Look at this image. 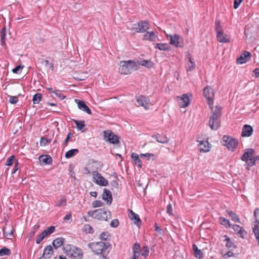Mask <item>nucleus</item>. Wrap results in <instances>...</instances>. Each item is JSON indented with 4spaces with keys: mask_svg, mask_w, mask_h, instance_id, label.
Wrapping results in <instances>:
<instances>
[{
    "mask_svg": "<svg viewBox=\"0 0 259 259\" xmlns=\"http://www.w3.org/2000/svg\"><path fill=\"white\" fill-rule=\"evenodd\" d=\"M224 237L225 238V240L226 241V246L228 249H233V248H236V245L234 244V243H233L230 238L226 235L224 236Z\"/></svg>",
    "mask_w": 259,
    "mask_h": 259,
    "instance_id": "nucleus-30",
    "label": "nucleus"
},
{
    "mask_svg": "<svg viewBox=\"0 0 259 259\" xmlns=\"http://www.w3.org/2000/svg\"><path fill=\"white\" fill-rule=\"evenodd\" d=\"M104 205V203L100 200H95L92 203L93 207H99Z\"/></svg>",
    "mask_w": 259,
    "mask_h": 259,
    "instance_id": "nucleus-49",
    "label": "nucleus"
},
{
    "mask_svg": "<svg viewBox=\"0 0 259 259\" xmlns=\"http://www.w3.org/2000/svg\"><path fill=\"white\" fill-rule=\"evenodd\" d=\"M227 213L231 217L232 221L236 223H240V219L238 215L231 210H227Z\"/></svg>",
    "mask_w": 259,
    "mask_h": 259,
    "instance_id": "nucleus-36",
    "label": "nucleus"
},
{
    "mask_svg": "<svg viewBox=\"0 0 259 259\" xmlns=\"http://www.w3.org/2000/svg\"><path fill=\"white\" fill-rule=\"evenodd\" d=\"M109 236L107 232H104L101 233L100 235V239L103 240H107Z\"/></svg>",
    "mask_w": 259,
    "mask_h": 259,
    "instance_id": "nucleus-56",
    "label": "nucleus"
},
{
    "mask_svg": "<svg viewBox=\"0 0 259 259\" xmlns=\"http://www.w3.org/2000/svg\"><path fill=\"white\" fill-rule=\"evenodd\" d=\"M140 252V246L138 243H135L133 246V253Z\"/></svg>",
    "mask_w": 259,
    "mask_h": 259,
    "instance_id": "nucleus-52",
    "label": "nucleus"
},
{
    "mask_svg": "<svg viewBox=\"0 0 259 259\" xmlns=\"http://www.w3.org/2000/svg\"><path fill=\"white\" fill-rule=\"evenodd\" d=\"M18 101V99L17 96H11L10 97L9 102L12 104H15Z\"/></svg>",
    "mask_w": 259,
    "mask_h": 259,
    "instance_id": "nucleus-59",
    "label": "nucleus"
},
{
    "mask_svg": "<svg viewBox=\"0 0 259 259\" xmlns=\"http://www.w3.org/2000/svg\"><path fill=\"white\" fill-rule=\"evenodd\" d=\"M138 104L144 107L145 109H148L149 105L151 104L150 99L146 96H141L137 99Z\"/></svg>",
    "mask_w": 259,
    "mask_h": 259,
    "instance_id": "nucleus-17",
    "label": "nucleus"
},
{
    "mask_svg": "<svg viewBox=\"0 0 259 259\" xmlns=\"http://www.w3.org/2000/svg\"><path fill=\"white\" fill-rule=\"evenodd\" d=\"M66 204V199L63 197L60 199L57 204L55 205L56 207H61Z\"/></svg>",
    "mask_w": 259,
    "mask_h": 259,
    "instance_id": "nucleus-51",
    "label": "nucleus"
},
{
    "mask_svg": "<svg viewBox=\"0 0 259 259\" xmlns=\"http://www.w3.org/2000/svg\"><path fill=\"white\" fill-rule=\"evenodd\" d=\"M137 69V66L134 61H122L120 62L119 72L122 74H129L134 68Z\"/></svg>",
    "mask_w": 259,
    "mask_h": 259,
    "instance_id": "nucleus-5",
    "label": "nucleus"
},
{
    "mask_svg": "<svg viewBox=\"0 0 259 259\" xmlns=\"http://www.w3.org/2000/svg\"><path fill=\"white\" fill-rule=\"evenodd\" d=\"M55 231V226H50L47 229L43 231L41 233L43 234L45 237H48L52 233H54Z\"/></svg>",
    "mask_w": 259,
    "mask_h": 259,
    "instance_id": "nucleus-35",
    "label": "nucleus"
},
{
    "mask_svg": "<svg viewBox=\"0 0 259 259\" xmlns=\"http://www.w3.org/2000/svg\"><path fill=\"white\" fill-rule=\"evenodd\" d=\"M253 133V128L248 124H245L242 128L241 136L243 137H250Z\"/></svg>",
    "mask_w": 259,
    "mask_h": 259,
    "instance_id": "nucleus-21",
    "label": "nucleus"
},
{
    "mask_svg": "<svg viewBox=\"0 0 259 259\" xmlns=\"http://www.w3.org/2000/svg\"><path fill=\"white\" fill-rule=\"evenodd\" d=\"M45 238L43 234L41 233H40L36 237V243L39 244Z\"/></svg>",
    "mask_w": 259,
    "mask_h": 259,
    "instance_id": "nucleus-57",
    "label": "nucleus"
},
{
    "mask_svg": "<svg viewBox=\"0 0 259 259\" xmlns=\"http://www.w3.org/2000/svg\"><path fill=\"white\" fill-rule=\"evenodd\" d=\"M23 66H22L21 65H19L12 69V72L16 74L20 73V71L23 69Z\"/></svg>",
    "mask_w": 259,
    "mask_h": 259,
    "instance_id": "nucleus-54",
    "label": "nucleus"
},
{
    "mask_svg": "<svg viewBox=\"0 0 259 259\" xmlns=\"http://www.w3.org/2000/svg\"><path fill=\"white\" fill-rule=\"evenodd\" d=\"M89 217L95 219L107 221L111 218V213L106 208H100L94 210H90L88 212Z\"/></svg>",
    "mask_w": 259,
    "mask_h": 259,
    "instance_id": "nucleus-3",
    "label": "nucleus"
},
{
    "mask_svg": "<svg viewBox=\"0 0 259 259\" xmlns=\"http://www.w3.org/2000/svg\"><path fill=\"white\" fill-rule=\"evenodd\" d=\"M221 254H222V256L224 257H225V258H228L229 257H231V256H234V253L231 251H229L226 253H224L222 251V252H221Z\"/></svg>",
    "mask_w": 259,
    "mask_h": 259,
    "instance_id": "nucleus-53",
    "label": "nucleus"
},
{
    "mask_svg": "<svg viewBox=\"0 0 259 259\" xmlns=\"http://www.w3.org/2000/svg\"><path fill=\"white\" fill-rule=\"evenodd\" d=\"M156 37L157 36L154 32H147L144 35L143 39L151 41H155Z\"/></svg>",
    "mask_w": 259,
    "mask_h": 259,
    "instance_id": "nucleus-27",
    "label": "nucleus"
},
{
    "mask_svg": "<svg viewBox=\"0 0 259 259\" xmlns=\"http://www.w3.org/2000/svg\"><path fill=\"white\" fill-rule=\"evenodd\" d=\"M102 199L106 201L107 204L110 205L112 202V196L110 190L105 188L103 190Z\"/></svg>",
    "mask_w": 259,
    "mask_h": 259,
    "instance_id": "nucleus-20",
    "label": "nucleus"
},
{
    "mask_svg": "<svg viewBox=\"0 0 259 259\" xmlns=\"http://www.w3.org/2000/svg\"><path fill=\"white\" fill-rule=\"evenodd\" d=\"M129 218L131 219V220L133 221L134 223L137 226H140L141 225V220L139 217V215L135 213L132 210L128 209Z\"/></svg>",
    "mask_w": 259,
    "mask_h": 259,
    "instance_id": "nucleus-19",
    "label": "nucleus"
},
{
    "mask_svg": "<svg viewBox=\"0 0 259 259\" xmlns=\"http://www.w3.org/2000/svg\"><path fill=\"white\" fill-rule=\"evenodd\" d=\"M54 253V249L51 245H47L44 249L41 257L45 258H50Z\"/></svg>",
    "mask_w": 259,
    "mask_h": 259,
    "instance_id": "nucleus-23",
    "label": "nucleus"
},
{
    "mask_svg": "<svg viewBox=\"0 0 259 259\" xmlns=\"http://www.w3.org/2000/svg\"><path fill=\"white\" fill-rule=\"evenodd\" d=\"M149 28V24L148 21H141L137 24H134L133 29L137 33L145 32Z\"/></svg>",
    "mask_w": 259,
    "mask_h": 259,
    "instance_id": "nucleus-9",
    "label": "nucleus"
},
{
    "mask_svg": "<svg viewBox=\"0 0 259 259\" xmlns=\"http://www.w3.org/2000/svg\"><path fill=\"white\" fill-rule=\"evenodd\" d=\"M42 99V95L40 93H36L33 96L32 101L34 104H38Z\"/></svg>",
    "mask_w": 259,
    "mask_h": 259,
    "instance_id": "nucleus-41",
    "label": "nucleus"
},
{
    "mask_svg": "<svg viewBox=\"0 0 259 259\" xmlns=\"http://www.w3.org/2000/svg\"><path fill=\"white\" fill-rule=\"evenodd\" d=\"M74 101L77 104V107L80 110L87 113L88 114H92L91 109L83 100L75 99Z\"/></svg>",
    "mask_w": 259,
    "mask_h": 259,
    "instance_id": "nucleus-16",
    "label": "nucleus"
},
{
    "mask_svg": "<svg viewBox=\"0 0 259 259\" xmlns=\"http://www.w3.org/2000/svg\"><path fill=\"white\" fill-rule=\"evenodd\" d=\"M11 250L10 249L4 247L0 249V256L9 255L11 254Z\"/></svg>",
    "mask_w": 259,
    "mask_h": 259,
    "instance_id": "nucleus-43",
    "label": "nucleus"
},
{
    "mask_svg": "<svg viewBox=\"0 0 259 259\" xmlns=\"http://www.w3.org/2000/svg\"><path fill=\"white\" fill-rule=\"evenodd\" d=\"M153 138H154L156 140L157 142L160 143H167L168 142V138L165 136L164 135H160L159 134L156 135H154L152 136Z\"/></svg>",
    "mask_w": 259,
    "mask_h": 259,
    "instance_id": "nucleus-24",
    "label": "nucleus"
},
{
    "mask_svg": "<svg viewBox=\"0 0 259 259\" xmlns=\"http://www.w3.org/2000/svg\"><path fill=\"white\" fill-rule=\"evenodd\" d=\"M131 157L132 160L134 161L135 164L137 165L139 167H142V161L139 156L135 153H132L131 154Z\"/></svg>",
    "mask_w": 259,
    "mask_h": 259,
    "instance_id": "nucleus-32",
    "label": "nucleus"
},
{
    "mask_svg": "<svg viewBox=\"0 0 259 259\" xmlns=\"http://www.w3.org/2000/svg\"><path fill=\"white\" fill-rule=\"evenodd\" d=\"M251 53L248 51H244L240 57L237 59V63L242 64L245 63L250 60L251 58Z\"/></svg>",
    "mask_w": 259,
    "mask_h": 259,
    "instance_id": "nucleus-13",
    "label": "nucleus"
},
{
    "mask_svg": "<svg viewBox=\"0 0 259 259\" xmlns=\"http://www.w3.org/2000/svg\"><path fill=\"white\" fill-rule=\"evenodd\" d=\"M209 106L212 113V115L209 118V126L211 130H217L220 126L219 118L221 116V107L219 106H216L213 109L212 104Z\"/></svg>",
    "mask_w": 259,
    "mask_h": 259,
    "instance_id": "nucleus-1",
    "label": "nucleus"
},
{
    "mask_svg": "<svg viewBox=\"0 0 259 259\" xmlns=\"http://www.w3.org/2000/svg\"><path fill=\"white\" fill-rule=\"evenodd\" d=\"M73 121L76 124V128L79 131H81L85 126V124L84 123L85 122L84 120L78 121L73 119Z\"/></svg>",
    "mask_w": 259,
    "mask_h": 259,
    "instance_id": "nucleus-38",
    "label": "nucleus"
},
{
    "mask_svg": "<svg viewBox=\"0 0 259 259\" xmlns=\"http://www.w3.org/2000/svg\"><path fill=\"white\" fill-rule=\"evenodd\" d=\"M103 136L104 140L110 144H117L119 142V137L111 131H104Z\"/></svg>",
    "mask_w": 259,
    "mask_h": 259,
    "instance_id": "nucleus-8",
    "label": "nucleus"
},
{
    "mask_svg": "<svg viewBox=\"0 0 259 259\" xmlns=\"http://www.w3.org/2000/svg\"><path fill=\"white\" fill-rule=\"evenodd\" d=\"M259 159V155H256L255 156H252V159H250V161H248L247 162V166L249 167H251L253 165H255L256 164V161L258 160Z\"/></svg>",
    "mask_w": 259,
    "mask_h": 259,
    "instance_id": "nucleus-42",
    "label": "nucleus"
},
{
    "mask_svg": "<svg viewBox=\"0 0 259 259\" xmlns=\"http://www.w3.org/2000/svg\"><path fill=\"white\" fill-rule=\"evenodd\" d=\"M242 1L243 0H234L233 5L234 8L237 9Z\"/></svg>",
    "mask_w": 259,
    "mask_h": 259,
    "instance_id": "nucleus-61",
    "label": "nucleus"
},
{
    "mask_svg": "<svg viewBox=\"0 0 259 259\" xmlns=\"http://www.w3.org/2000/svg\"><path fill=\"white\" fill-rule=\"evenodd\" d=\"M254 150L252 148L247 149L243 155L241 157V159L243 161H245L247 164L248 161H250V159H252V156L254 155Z\"/></svg>",
    "mask_w": 259,
    "mask_h": 259,
    "instance_id": "nucleus-12",
    "label": "nucleus"
},
{
    "mask_svg": "<svg viewBox=\"0 0 259 259\" xmlns=\"http://www.w3.org/2000/svg\"><path fill=\"white\" fill-rule=\"evenodd\" d=\"M252 232L255 237V238L258 243V245L259 246V228H253Z\"/></svg>",
    "mask_w": 259,
    "mask_h": 259,
    "instance_id": "nucleus-47",
    "label": "nucleus"
},
{
    "mask_svg": "<svg viewBox=\"0 0 259 259\" xmlns=\"http://www.w3.org/2000/svg\"><path fill=\"white\" fill-rule=\"evenodd\" d=\"M199 144H198V148L200 152H207L210 150V144L208 141H197Z\"/></svg>",
    "mask_w": 259,
    "mask_h": 259,
    "instance_id": "nucleus-18",
    "label": "nucleus"
},
{
    "mask_svg": "<svg viewBox=\"0 0 259 259\" xmlns=\"http://www.w3.org/2000/svg\"><path fill=\"white\" fill-rule=\"evenodd\" d=\"M154 227L155 228V231L156 232H157V233H158L160 234H162V229L160 227H159L157 225V223H155L154 224Z\"/></svg>",
    "mask_w": 259,
    "mask_h": 259,
    "instance_id": "nucleus-63",
    "label": "nucleus"
},
{
    "mask_svg": "<svg viewBox=\"0 0 259 259\" xmlns=\"http://www.w3.org/2000/svg\"><path fill=\"white\" fill-rule=\"evenodd\" d=\"M203 94L207 100L208 105L213 104V98L214 95L213 89L210 87H206L203 89Z\"/></svg>",
    "mask_w": 259,
    "mask_h": 259,
    "instance_id": "nucleus-11",
    "label": "nucleus"
},
{
    "mask_svg": "<svg viewBox=\"0 0 259 259\" xmlns=\"http://www.w3.org/2000/svg\"><path fill=\"white\" fill-rule=\"evenodd\" d=\"M63 252L67 256L74 259H81L83 256L82 250L74 245L66 244L63 247Z\"/></svg>",
    "mask_w": 259,
    "mask_h": 259,
    "instance_id": "nucleus-4",
    "label": "nucleus"
},
{
    "mask_svg": "<svg viewBox=\"0 0 259 259\" xmlns=\"http://www.w3.org/2000/svg\"><path fill=\"white\" fill-rule=\"evenodd\" d=\"M79 151L77 149H72L66 152L65 156L66 158H70L76 155Z\"/></svg>",
    "mask_w": 259,
    "mask_h": 259,
    "instance_id": "nucleus-33",
    "label": "nucleus"
},
{
    "mask_svg": "<svg viewBox=\"0 0 259 259\" xmlns=\"http://www.w3.org/2000/svg\"><path fill=\"white\" fill-rule=\"evenodd\" d=\"M155 49L160 51H168L171 50L169 45L166 43H157L155 46Z\"/></svg>",
    "mask_w": 259,
    "mask_h": 259,
    "instance_id": "nucleus-28",
    "label": "nucleus"
},
{
    "mask_svg": "<svg viewBox=\"0 0 259 259\" xmlns=\"http://www.w3.org/2000/svg\"><path fill=\"white\" fill-rule=\"evenodd\" d=\"M53 93H54L58 98L61 100H63L66 98V96L61 94L59 90H56L55 91H53Z\"/></svg>",
    "mask_w": 259,
    "mask_h": 259,
    "instance_id": "nucleus-55",
    "label": "nucleus"
},
{
    "mask_svg": "<svg viewBox=\"0 0 259 259\" xmlns=\"http://www.w3.org/2000/svg\"><path fill=\"white\" fill-rule=\"evenodd\" d=\"M178 103L180 107L185 108L190 104V98L187 94H183L182 97H178Z\"/></svg>",
    "mask_w": 259,
    "mask_h": 259,
    "instance_id": "nucleus-15",
    "label": "nucleus"
},
{
    "mask_svg": "<svg viewBox=\"0 0 259 259\" xmlns=\"http://www.w3.org/2000/svg\"><path fill=\"white\" fill-rule=\"evenodd\" d=\"M93 179L95 180V183L101 186H106L108 185V181L102 177L97 171L92 172Z\"/></svg>",
    "mask_w": 259,
    "mask_h": 259,
    "instance_id": "nucleus-10",
    "label": "nucleus"
},
{
    "mask_svg": "<svg viewBox=\"0 0 259 259\" xmlns=\"http://www.w3.org/2000/svg\"><path fill=\"white\" fill-rule=\"evenodd\" d=\"M82 231L86 233L93 234L94 233V229L89 224H85L82 228Z\"/></svg>",
    "mask_w": 259,
    "mask_h": 259,
    "instance_id": "nucleus-40",
    "label": "nucleus"
},
{
    "mask_svg": "<svg viewBox=\"0 0 259 259\" xmlns=\"http://www.w3.org/2000/svg\"><path fill=\"white\" fill-rule=\"evenodd\" d=\"M65 239L63 237H59L55 239L52 242V244L55 249H57L61 247L64 243Z\"/></svg>",
    "mask_w": 259,
    "mask_h": 259,
    "instance_id": "nucleus-26",
    "label": "nucleus"
},
{
    "mask_svg": "<svg viewBox=\"0 0 259 259\" xmlns=\"http://www.w3.org/2000/svg\"><path fill=\"white\" fill-rule=\"evenodd\" d=\"M217 37L218 40L223 43H227L230 42V38L227 34H224L223 31L219 32L217 34Z\"/></svg>",
    "mask_w": 259,
    "mask_h": 259,
    "instance_id": "nucleus-25",
    "label": "nucleus"
},
{
    "mask_svg": "<svg viewBox=\"0 0 259 259\" xmlns=\"http://www.w3.org/2000/svg\"><path fill=\"white\" fill-rule=\"evenodd\" d=\"M247 232L243 228H242L241 230H239V231L237 233V234L239 235V236L243 239L245 238V237L247 236Z\"/></svg>",
    "mask_w": 259,
    "mask_h": 259,
    "instance_id": "nucleus-50",
    "label": "nucleus"
},
{
    "mask_svg": "<svg viewBox=\"0 0 259 259\" xmlns=\"http://www.w3.org/2000/svg\"><path fill=\"white\" fill-rule=\"evenodd\" d=\"M167 37L170 40V44L175 46L177 48H182L184 45V40L182 36L179 34L167 35Z\"/></svg>",
    "mask_w": 259,
    "mask_h": 259,
    "instance_id": "nucleus-7",
    "label": "nucleus"
},
{
    "mask_svg": "<svg viewBox=\"0 0 259 259\" xmlns=\"http://www.w3.org/2000/svg\"><path fill=\"white\" fill-rule=\"evenodd\" d=\"M51 140L45 137H41L40 140V146H46L51 143Z\"/></svg>",
    "mask_w": 259,
    "mask_h": 259,
    "instance_id": "nucleus-45",
    "label": "nucleus"
},
{
    "mask_svg": "<svg viewBox=\"0 0 259 259\" xmlns=\"http://www.w3.org/2000/svg\"><path fill=\"white\" fill-rule=\"evenodd\" d=\"M149 253V247L147 246H143L141 250H140V255L144 256V258H146V257L148 255Z\"/></svg>",
    "mask_w": 259,
    "mask_h": 259,
    "instance_id": "nucleus-39",
    "label": "nucleus"
},
{
    "mask_svg": "<svg viewBox=\"0 0 259 259\" xmlns=\"http://www.w3.org/2000/svg\"><path fill=\"white\" fill-rule=\"evenodd\" d=\"M223 145L226 146L228 149L233 151L238 144V141L236 139H233L229 136L225 135L223 137Z\"/></svg>",
    "mask_w": 259,
    "mask_h": 259,
    "instance_id": "nucleus-6",
    "label": "nucleus"
},
{
    "mask_svg": "<svg viewBox=\"0 0 259 259\" xmlns=\"http://www.w3.org/2000/svg\"><path fill=\"white\" fill-rule=\"evenodd\" d=\"M1 44L2 46H6V29L4 27L1 30Z\"/></svg>",
    "mask_w": 259,
    "mask_h": 259,
    "instance_id": "nucleus-34",
    "label": "nucleus"
},
{
    "mask_svg": "<svg viewBox=\"0 0 259 259\" xmlns=\"http://www.w3.org/2000/svg\"><path fill=\"white\" fill-rule=\"evenodd\" d=\"M38 159L42 165L50 164L53 162V159L49 155H41L39 157Z\"/></svg>",
    "mask_w": 259,
    "mask_h": 259,
    "instance_id": "nucleus-22",
    "label": "nucleus"
},
{
    "mask_svg": "<svg viewBox=\"0 0 259 259\" xmlns=\"http://www.w3.org/2000/svg\"><path fill=\"white\" fill-rule=\"evenodd\" d=\"M192 249L194 252V255L196 258L201 259L203 257V254L201 250L197 247V245L195 244L192 245Z\"/></svg>",
    "mask_w": 259,
    "mask_h": 259,
    "instance_id": "nucleus-29",
    "label": "nucleus"
},
{
    "mask_svg": "<svg viewBox=\"0 0 259 259\" xmlns=\"http://www.w3.org/2000/svg\"><path fill=\"white\" fill-rule=\"evenodd\" d=\"M15 159V156L14 155H11L10 156L6 161V165L7 166H12L13 165L14 160Z\"/></svg>",
    "mask_w": 259,
    "mask_h": 259,
    "instance_id": "nucleus-48",
    "label": "nucleus"
},
{
    "mask_svg": "<svg viewBox=\"0 0 259 259\" xmlns=\"http://www.w3.org/2000/svg\"><path fill=\"white\" fill-rule=\"evenodd\" d=\"M166 212L169 215L172 214V208L170 204H169L166 207Z\"/></svg>",
    "mask_w": 259,
    "mask_h": 259,
    "instance_id": "nucleus-64",
    "label": "nucleus"
},
{
    "mask_svg": "<svg viewBox=\"0 0 259 259\" xmlns=\"http://www.w3.org/2000/svg\"><path fill=\"white\" fill-rule=\"evenodd\" d=\"M140 156L141 158H142L143 157H147L148 159H150L151 158L153 160H154L155 158V156L154 154H152V153H147L145 154H141L140 155Z\"/></svg>",
    "mask_w": 259,
    "mask_h": 259,
    "instance_id": "nucleus-46",
    "label": "nucleus"
},
{
    "mask_svg": "<svg viewBox=\"0 0 259 259\" xmlns=\"http://www.w3.org/2000/svg\"><path fill=\"white\" fill-rule=\"evenodd\" d=\"M119 225V221L117 219H114L112 220L110 223V226L112 227L116 228Z\"/></svg>",
    "mask_w": 259,
    "mask_h": 259,
    "instance_id": "nucleus-60",
    "label": "nucleus"
},
{
    "mask_svg": "<svg viewBox=\"0 0 259 259\" xmlns=\"http://www.w3.org/2000/svg\"><path fill=\"white\" fill-rule=\"evenodd\" d=\"M88 246L96 254H108L111 249V245L109 242H92L88 244Z\"/></svg>",
    "mask_w": 259,
    "mask_h": 259,
    "instance_id": "nucleus-2",
    "label": "nucleus"
},
{
    "mask_svg": "<svg viewBox=\"0 0 259 259\" xmlns=\"http://www.w3.org/2000/svg\"><path fill=\"white\" fill-rule=\"evenodd\" d=\"M71 136H72V134H71V133H68V134H67V137L65 139V140L63 143V145L64 147H65L67 145L68 142L71 138Z\"/></svg>",
    "mask_w": 259,
    "mask_h": 259,
    "instance_id": "nucleus-62",
    "label": "nucleus"
},
{
    "mask_svg": "<svg viewBox=\"0 0 259 259\" xmlns=\"http://www.w3.org/2000/svg\"><path fill=\"white\" fill-rule=\"evenodd\" d=\"M39 226H37L35 228V226L33 228V229L29 232L28 234V237L29 239H31L34 235V234L37 231V229L38 228Z\"/></svg>",
    "mask_w": 259,
    "mask_h": 259,
    "instance_id": "nucleus-58",
    "label": "nucleus"
},
{
    "mask_svg": "<svg viewBox=\"0 0 259 259\" xmlns=\"http://www.w3.org/2000/svg\"><path fill=\"white\" fill-rule=\"evenodd\" d=\"M219 221L221 225L225 226L226 228H228L231 227V224L230 223L229 221L224 217H220L219 218Z\"/></svg>",
    "mask_w": 259,
    "mask_h": 259,
    "instance_id": "nucleus-37",
    "label": "nucleus"
},
{
    "mask_svg": "<svg viewBox=\"0 0 259 259\" xmlns=\"http://www.w3.org/2000/svg\"><path fill=\"white\" fill-rule=\"evenodd\" d=\"M138 64L143 66H145L148 68H152L154 66V63L151 60H143L138 62Z\"/></svg>",
    "mask_w": 259,
    "mask_h": 259,
    "instance_id": "nucleus-31",
    "label": "nucleus"
},
{
    "mask_svg": "<svg viewBox=\"0 0 259 259\" xmlns=\"http://www.w3.org/2000/svg\"><path fill=\"white\" fill-rule=\"evenodd\" d=\"M215 30L216 31L217 34H218L219 32H223L222 26L221 25V21L219 19L215 20Z\"/></svg>",
    "mask_w": 259,
    "mask_h": 259,
    "instance_id": "nucleus-44",
    "label": "nucleus"
},
{
    "mask_svg": "<svg viewBox=\"0 0 259 259\" xmlns=\"http://www.w3.org/2000/svg\"><path fill=\"white\" fill-rule=\"evenodd\" d=\"M187 59L188 61L186 63L185 67L188 72H191L194 70L195 68V62L194 58L189 53L187 55Z\"/></svg>",
    "mask_w": 259,
    "mask_h": 259,
    "instance_id": "nucleus-14",
    "label": "nucleus"
}]
</instances>
